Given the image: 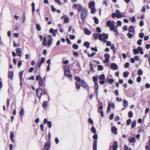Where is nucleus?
Listing matches in <instances>:
<instances>
[{
	"mask_svg": "<svg viewBox=\"0 0 150 150\" xmlns=\"http://www.w3.org/2000/svg\"><path fill=\"white\" fill-rule=\"evenodd\" d=\"M84 32L87 35H89L91 34V32L86 28L84 29Z\"/></svg>",
	"mask_w": 150,
	"mask_h": 150,
	"instance_id": "6ab92c4d",
	"label": "nucleus"
},
{
	"mask_svg": "<svg viewBox=\"0 0 150 150\" xmlns=\"http://www.w3.org/2000/svg\"><path fill=\"white\" fill-rule=\"evenodd\" d=\"M143 73V71L141 69H139L138 70V74L139 76L141 75Z\"/></svg>",
	"mask_w": 150,
	"mask_h": 150,
	"instance_id": "09e8293b",
	"label": "nucleus"
},
{
	"mask_svg": "<svg viewBox=\"0 0 150 150\" xmlns=\"http://www.w3.org/2000/svg\"><path fill=\"white\" fill-rule=\"evenodd\" d=\"M50 143L49 142L45 143L44 145L45 148L46 149H48L50 146Z\"/></svg>",
	"mask_w": 150,
	"mask_h": 150,
	"instance_id": "2eb2a0df",
	"label": "nucleus"
},
{
	"mask_svg": "<svg viewBox=\"0 0 150 150\" xmlns=\"http://www.w3.org/2000/svg\"><path fill=\"white\" fill-rule=\"evenodd\" d=\"M16 51L17 55L19 57H21L22 53L21 49L20 48H18L16 49Z\"/></svg>",
	"mask_w": 150,
	"mask_h": 150,
	"instance_id": "ddd939ff",
	"label": "nucleus"
},
{
	"mask_svg": "<svg viewBox=\"0 0 150 150\" xmlns=\"http://www.w3.org/2000/svg\"><path fill=\"white\" fill-rule=\"evenodd\" d=\"M13 71H9L8 73V78L11 80L13 79Z\"/></svg>",
	"mask_w": 150,
	"mask_h": 150,
	"instance_id": "f3484780",
	"label": "nucleus"
},
{
	"mask_svg": "<svg viewBox=\"0 0 150 150\" xmlns=\"http://www.w3.org/2000/svg\"><path fill=\"white\" fill-rule=\"evenodd\" d=\"M69 38L71 39L74 40L75 38V36L74 35H69Z\"/></svg>",
	"mask_w": 150,
	"mask_h": 150,
	"instance_id": "69168bd1",
	"label": "nucleus"
},
{
	"mask_svg": "<svg viewBox=\"0 0 150 150\" xmlns=\"http://www.w3.org/2000/svg\"><path fill=\"white\" fill-rule=\"evenodd\" d=\"M104 57H105V60L104 61V62L105 64L108 63L109 61L110 56L109 54L105 53L104 55Z\"/></svg>",
	"mask_w": 150,
	"mask_h": 150,
	"instance_id": "423d86ee",
	"label": "nucleus"
},
{
	"mask_svg": "<svg viewBox=\"0 0 150 150\" xmlns=\"http://www.w3.org/2000/svg\"><path fill=\"white\" fill-rule=\"evenodd\" d=\"M76 85V88L78 89H79L80 88L81 86L80 84H78V82H76L75 83Z\"/></svg>",
	"mask_w": 150,
	"mask_h": 150,
	"instance_id": "de8ad7c7",
	"label": "nucleus"
},
{
	"mask_svg": "<svg viewBox=\"0 0 150 150\" xmlns=\"http://www.w3.org/2000/svg\"><path fill=\"white\" fill-rule=\"evenodd\" d=\"M93 37L95 40H96L98 38L99 35L97 33H95L93 34Z\"/></svg>",
	"mask_w": 150,
	"mask_h": 150,
	"instance_id": "cd10ccee",
	"label": "nucleus"
},
{
	"mask_svg": "<svg viewBox=\"0 0 150 150\" xmlns=\"http://www.w3.org/2000/svg\"><path fill=\"white\" fill-rule=\"evenodd\" d=\"M115 12L117 14V18H120L126 17V16L124 13L122 12L120 13L119 10H116Z\"/></svg>",
	"mask_w": 150,
	"mask_h": 150,
	"instance_id": "39448f33",
	"label": "nucleus"
},
{
	"mask_svg": "<svg viewBox=\"0 0 150 150\" xmlns=\"http://www.w3.org/2000/svg\"><path fill=\"white\" fill-rule=\"evenodd\" d=\"M45 58L44 57H42L41 58L40 62L42 64H43L45 62Z\"/></svg>",
	"mask_w": 150,
	"mask_h": 150,
	"instance_id": "0e129e2a",
	"label": "nucleus"
},
{
	"mask_svg": "<svg viewBox=\"0 0 150 150\" xmlns=\"http://www.w3.org/2000/svg\"><path fill=\"white\" fill-rule=\"evenodd\" d=\"M133 54H138L139 52V49H138V47L137 49H133Z\"/></svg>",
	"mask_w": 150,
	"mask_h": 150,
	"instance_id": "c85d7f7f",
	"label": "nucleus"
},
{
	"mask_svg": "<svg viewBox=\"0 0 150 150\" xmlns=\"http://www.w3.org/2000/svg\"><path fill=\"white\" fill-rule=\"evenodd\" d=\"M69 71H70V67L68 65L66 64L64 67V72Z\"/></svg>",
	"mask_w": 150,
	"mask_h": 150,
	"instance_id": "dca6fc26",
	"label": "nucleus"
},
{
	"mask_svg": "<svg viewBox=\"0 0 150 150\" xmlns=\"http://www.w3.org/2000/svg\"><path fill=\"white\" fill-rule=\"evenodd\" d=\"M24 71H20L19 73V77L21 81H22V76L23 74V72Z\"/></svg>",
	"mask_w": 150,
	"mask_h": 150,
	"instance_id": "c9c22d12",
	"label": "nucleus"
},
{
	"mask_svg": "<svg viewBox=\"0 0 150 150\" xmlns=\"http://www.w3.org/2000/svg\"><path fill=\"white\" fill-rule=\"evenodd\" d=\"M93 19H94V22L96 24H97L98 23L99 20L96 17H93Z\"/></svg>",
	"mask_w": 150,
	"mask_h": 150,
	"instance_id": "72a5a7b5",
	"label": "nucleus"
},
{
	"mask_svg": "<svg viewBox=\"0 0 150 150\" xmlns=\"http://www.w3.org/2000/svg\"><path fill=\"white\" fill-rule=\"evenodd\" d=\"M90 9L91 10V13L92 14H94L96 11L95 8Z\"/></svg>",
	"mask_w": 150,
	"mask_h": 150,
	"instance_id": "3c124183",
	"label": "nucleus"
},
{
	"mask_svg": "<svg viewBox=\"0 0 150 150\" xmlns=\"http://www.w3.org/2000/svg\"><path fill=\"white\" fill-rule=\"evenodd\" d=\"M36 95L38 98L40 99L42 95V89L40 87L36 89Z\"/></svg>",
	"mask_w": 150,
	"mask_h": 150,
	"instance_id": "20e7f679",
	"label": "nucleus"
},
{
	"mask_svg": "<svg viewBox=\"0 0 150 150\" xmlns=\"http://www.w3.org/2000/svg\"><path fill=\"white\" fill-rule=\"evenodd\" d=\"M123 105L125 107H127L128 106V102L127 100H123Z\"/></svg>",
	"mask_w": 150,
	"mask_h": 150,
	"instance_id": "c756f323",
	"label": "nucleus"
},
{
	"mask_svg": "<svg viewBox=\"0 0 150 150\" xmlns=\"http://www.w3.org/2000/svg\"><path fill=\"white\" fill-rule=\"evenodd\" d=\"M115 23L114 21H111L109 20L107 22L106 24L108 26L110 27V30L115 32V35H117L118 34V32L115 26Z\"/></svg>",
	"mask_w": 150,
	"mask_h": 150,
	"instance_id": "f257e3e1",
	"label": "nucleus"
},
{
	"mask_svg": "<svg viewBox=\"0 0 150 150\" xmlns=\"http://www.w3.org/2000/svg\"><path fill=\"white\" fill-rule=\"evenodd\" d=\"M43 91V95H48V93L47 92V90L45 88H44L42 89V91Z\"/></svg>",
	"mask_w": 150,
	"mask_h": 150,
	"instance_id": "8fccbe9b",
	"label": "nucleus"
},
{
	"mask_svg": "<svg viewBox=\"0 0 150 150\" xmlns=\"http://www.w3.org/2000/svg\"><path fill=\"white\" fill-rule=\"evenodd\" d=\"M105 76L104 74H101L99 78V79L100 80H105Z\"/></svg>",
	"mask_w": 150,
	"mask_h": 150,
	"instance_id": "473e14b6",
	"label": "nucleus"
},
{
	"mask_svg": "<svg viewBox=\"0 0 150 150\" xmlns=\"http://www.w3.org/2000/svg\"><path fill=\"white\" fill-rule=\"evenodd\" d=\"M128 141L131 143H134L136 141V139L135 137H132L131 139H129Z\"/></svg>",
	"mask_w": 150,
	"mask_h": 150,
	"instance_id": "b1692460",
	"label": "nucleus"
},
{
	"mask_svg": "<svg viewBox=\"0 0 150 150\" xmlns=\"http://www.w3.org/2000/svg\"><path fill=\"white\" fill-rule=\"evenodd\" d=\"M24 114V111L23 108H22L20 112V115L21 116H23Z\"/></svg>",
	"mask_w": 150,
	"mask_h": 150,
	"instance_id": "bb28decb",
	"label": "nucleus"
},
{
	"mask_svg": "<svg viewBox=\"0 0 150 150\" xmlns=\"http://www.w3.org/2000/svg\"><path fill=\"white\" fill-rule=\"evenodd\" d=\"M81 84L82 87L85 88L88 91L89 89V87H88V85L86 83L84 80H82Z\"/></svg>",
	"mask_w": 150,
	"mask_h": 150,
	"instance_id": "0eeeda50",
	"label": "nucleus"
},
{
	"mask_svg": "<svg viewBox=\"0 0 150 150\" xmlns=\"http://www.w3.org/2000/svg\"><path fill=\"white\" fill-rule=\"evenodd\" d=\"M37 29L39 31L41 30V28L39 24H37L36 25Z\"/></svg>",
	"mask_w": 150,
	"mask_h": 150,
	"instance_id": "79ce46f5",
	"label": "nucleus"
},
{
	"mask_svg": "<svg viewBox=\"0 0 150 150\" xmlns=\"http://www.w3.org/2000/svg\"><path fill=\"white\" fill-rule=\"evenodd\" d=\"M72 47L74 49H77L79 47V46L77 44H74L72 46Z\"/></svg>",
	"mask_w": 150,
	"mask_h": 150,
	"instance_id": "6e6d98bb",
	"label": "nucleus"
},
{
	"mask_svg": "<svg viewBox=\"0 0 150 150\" xmlns=\"http://www.w3.org/2000/svg\"><path fill=\"white\" fill-rule=\"evenodd\" d=\"M47 124L49 128H50L52 127V122L50 121H48Z\"/></svg>",
	"mask_w": 150,
	"mask_h": 150,
	"instance_id": "49530a36",
	"label": "nucleus"
},
{
	"mask_svg": "<svg viewBox=\"0 0 150 150\" xmlns=\"http://www.w3.org/2000/svg\"><path fill=\"white\" fill-rule=\"evenodd\" d=\"M75 80L77 81V82H81V83L82 80H81V79L79 77L76 76L75 77Z\"/></svg>",
	"mask_w": 150,
	"mask_h": 150,
	"instance_id": "58836bf2",
	"label": "nucleus"
},
{
	"mask_svg": "<svg viewBox=\"0 0 150 150\" xmlns=\"http://www.w3.org/2000/svg\"><path fill=\"white\" fill-rule=\"evenodd\" d=\"M32 6V12L34 13L35 11V4L34 2H33L31 4Z\"/></svg>",
	"mask_w": 150,
	"mask_h": 150,
	"instance_id": "f704fd0d",
	"label": "nucleus"
},
{
	"mask_svg": "<svg viewBox=\"0 0 150 150\" xmlns=\"http://www.w3.org/2000/svg\"><path fill=\"white\" fill-rule=\"evenodd\" d=\"M112 132L115 134H117V129L115 127H113L111 128Z\"/></svg>",
	"mask_w": 150,
	"mask_h": 150,
	"instance_id": "4468645a",
	"label": "nucleus"
},
{
	"mask_svg": "<svg viewBox=\"0 0 150 150\" xmlns=\"http://www.w3.org/2000/svg\"><path fill=\"white\" fill-rule=\"evenodd\" d=\"M93 138L94 140L93 143V150H97V139H98V135L97 134H95L93 137Z\"/></svg>",
	"mask_w": 150,
	"mask_h": 150,
	"instance_id": "7ed1b4c3",
	"label": "nucleus"
},
{
	"mask_svg": "<svg viewBox=\"0 0 150 150\" xmlns=\"http://www.w3.org/2000/svg\"><path fill=\"white\" fill-rule=\"evenodd\" d=\"M48 102L47 101H44L43 102L42 104V107L44 108H46Z\"/></svg>",
	"mask_w": 150,
	"mask_h": 150,
	"instance_id": "2f4dec72",
	"label": "nucleus"
},
{
	"mask_svg": "<svg viewBox=\"0 0 150 150\" xmlns=\"http://www.w3.org/2000/svg\"><path fill=\"white\" fill-rule=\"evenodd\" d=\"M111 107V104H109L108 105L107 108V112H109L110 110Z\"/></svg>",
	"mask_w": 150,
	"mask_h": 150,
	"instance_id": "5fc2aeb1",
	"label": "nucleus"
},
{
	"mask_svg": "<svg viewBox=\"0 0 150 150\" xmlns=\"http://www.w3.org/2000/svg\"><path fill=\"white\" fill-rule=\"evenodd\" d=\"M98 70L101 71L103 70V66L100 65H99L98 66Z\"/></svg>",
	"mask_w": 150,
	"mask_h": 150,
	"instance_id": "c03bdc74",
	"label": "nucleus"
},
{
	"mask_svg": "<svg viewBox=\"0 0 150 150\" xmlns=\"http://www.w3.org/2000/svg\"><path fill=\"white\" fill-rule=\"evenodd\" d=\"M90 43L87 41L85 42L84 43L83 45L84 46L86 47L87 48H89L90 47Z\"/></svg>",
	"mask_w": 150,
	"mask_h": 150,
	"instance_id": "5701e85b",
	"label": "nucleus"
},
{
	"mask_svg": "<svg viewBox=\"0 0 150 150\" xmlns=\"http://www.w3.org/2000/svg\"><path fill=\"white\" fill-rule=\"evenodd\" d=\"M98 39L100 40L103 41L104 43L107 42V39H103L102 38V35L101 34H99Z\"/></svg>",
	"mask_w": 150,
	"mask_h": 150,
	"instance_id": "f8f14e48",
	"label": "nucleus"
},
{
	"mask_svg": "<svg viewBox=\"0 0 150 150\" xmlns=\"http://www.w3.org/2000/svg\"><path fill=\"white\" fill-rule=\"evenodd\" d=\"M95 84V90H98V86L97 82H95L94 83Z\"/></svg>",
	"mask_w": 150,
	"mask_h": 150,
	"instance_id": "052dcab7",
	"label": "nucleus"
},
{
	"mask_svg": "<svg viewBox=\"0 0 150 150\" xmlns=\"http://www.w3.org/2000/svg\"><path fill=\"white\" fill-rule=\"evenodd\" d=\"M128 117L129 118H131L133 116V114L132 111H129L128 112Z\"/></svg>",
	"mask_w": 150,
	"mask_h": 150,
	"instance_id": "37998d69",
	"label": "nucleus"
},
{
	"mask_svg": "<svg viewBox=\"0 0 150 150\" xmlns=\"http://www.w3.org/2000/svg\"><path fill=\"white\" fill-rule=\"evenodd\" d=\"M88 14V11L86 8H84L81 12V20L83 21L87 16Z\"/></svg>",
	"mask_w": 150,
	"mask_h": 150,
	"instance_id": "f03ea898",
	"label": "nucleus"
},
{
	"mask_svg": "<svg viewBox=\"0 0 150 150\" xmlns=\"http://www.w3.org/2000/svg\"><path fill=\"white\" fill-rule=\"evenodd\" d=\"M117 26H116L115 27H116V28L118 26H121L122 25V22L121 21H118L117 22Z\"/></svg>",
	"mask_w": 150,
	"mask_h": 150,
	"instance_id": "a18cd8bd",
	"label": "nucleus"
},
{
	"mask_svg": "<svg viewBox=\"0 0 150 150\" xmlns=\"http://www.w3.org/2000/svg\"><path fill=\"white\" fill-rule=\"evenodd\" d=\"M138 49H139V52L141 54H144V52L143 51L142 48V47L139 46L138 47Z\"/></svg>",
	"mask_w": 150,
	"mask_h": 150,
	"instance_id": "7c9ffc66",
	"label": "nucleus"
},
{
	"mask_svg": "<svg viewBox=\"0 0 150 150\" xmlns=\"http://www.w3.org/2000/svg\"><path fill=\"white\" fill-rule=\"evenodd\" d=\"M64 20L65 23H67L69 21V19L68 17H66L64 18Z\"/></svg>",
	"mask_w": 150,
	"mask_h": 150,
	"instance_id": "864d4df0",
	"label": "nucleus"
},
{
	"mask_svg": "<svg viewBox=\"0 0 150 150\" xmlns=\"http://www.w3.org/2000/svg\"><path fill=\"white\" fill-rule=\"evenodd\" d=\"M106 81L108 83H109L110 84L113 83L114 82V80L113 79H110L109 77L108 76L106 78Z\"/></svg>",
	"mask_w": 150,
	"mask_h": 150,
	"instance_id": "a211bd4d",
	"label": "nucleus"
},
{
	"mask_svg": "<svg viewBox=\"0 0 150 150\" xmlns=\"http://www.w3.org/2000/svg\"><path fill=\"white\" fill-rule=\"evenodd\" d=\"M10 137L11 141L13 142H14V134L13 132H10Z\"/></svg>",
	"mask_w": 150,
	"mask_h": 150,
	"instance_id": "aec40b11",
	"label": "nucleus"
},
{
	"mask_svg": "<svg viewBox=\"0 0 150 150\" xmlns=\"http://www.w3.org/2000/svg\"><path fill=\"white\" fill-rule=\"evenodd\" d=\"M91 131L94 134H96V130L95 128L93 127H92L91 128Z\"/></svg>",
	"mask_w": 150,
	"mask_h": 150,
	"instance_id": "603ef678",
	"label": "nucleus"
},
{
	"mask_svg": "<svg viewBox=\"0 0 150 150\" xmlns=\"http://www.w3.org/2000/svg\"><path fill=\"white\" fill-rule=\"evenodd\" d=\"M43 45L44 46H45L47 44V40L45 36L43 37Z\"/></svg>",
	"mask_w": 150,
	"mask_h": 150,
	"instance_id": "ea45409f",
	"label": "nucleus"
},
{
	"mask_svg": "<svg viewBox=\"0 0 150 150\" xmlns=\"http://www.w3.org/2000/svg\"><path fill=\"white\" fill-rule=\"evenodd\" d=\"M93 81L95 83L97 82V76H94L93 77Z\"/></svg>",
	"mask_w": 150,
	"mask_h": 150,
	"instance_id": "13d9d810",
	"label": "nucleus"
},
{
	"mask_svg": "<svg viewBox=\"0 0 150 150\" xmlns=\"http://www.w3.org/2000/svg\"><path fill=\"white\" fill-rule=\"evenodd\" d=\"M89 8L90 9L95 8V2L94 1H91L89 4L88 5Z\"/></svg>",
	"mask_w": 150,
	"mask_h": 150,
	"instance_id": "9d476101",
	"label": "nucleus"
},
{
	"mask_svg": "<svg viewBox=\"0 0 150 150\" xmlns=\"http://www.w3.org/2000/svg\"><path fill=\"white\" fill-rule=\"evenodd\" d=\"M43 85V81L42 77H40V79L39 81V87L40 88Z\"/></svg>",
	"mask_w": 150,
	"mask_h": 150,
	"instance_id": "412c9836",
	"label": "nucleus"
},
{
	"mask_svg": "<svg viewBox=\"0 0 150 150\" xmlns=\"http://www.w3.org/2000/svg\"><path fill=\"white\" fill-rule=\"evenodd\" d=\"M91 49L92 51H94L96 52H97L98 51V50L96 47H95V48L91 47Z\"/></svg>",
	"mask_w": 150,
	"mask_h": 150,
	"instance_id": "680f3d73",
	"label": "nucleus"
},
{
	"mask_svg": "<svg viewBox=\"0 0 150 150\" xmlns=\"http://www.w3.org/2000/svg\"><path fill=\"white\" fill-rule=\"evenodd\" d=\"M137 122L136 120L133 121L131 123V126L132 128H134L136 125Z\"/></svg>",
	"mask_w": 150,
	"mask_h": 150,
	"instance_id": "393cba45",
	"label": "nucleus"
},
{
	"mask_svg": "<svg viewBox=\"0 0 150 150\" xmlns=\"http://www.w3.org/2000/svg\"><path fill=\"white\" fill-rule=\"evenodd\" d=\"M134 31V27L132 26L129 27L128 31L129 32L133 33Z\"/></svg>",
	"mask_w": 150,
	"mask_h": 150,
	"instance_id": "4be33fe9",
	"label": "nucleus"
},
{
	"mask_svg": "<svg viewBox=\"0 0 150 150\" xmlns=\"http://www.w3.org/2000/svg\"><path fill=\"white\" fill-rule=\"evenodd\" d=\"M131 122V119H129L127 120L126 122L127 124L129 125H130Z\"/></svg>",
	"mask_w": 150,
	"mask_h": 150,
	"instance_id": "338daca9",
	"label": "nucleus"
},
{
	"mask_svg": "<svg viewBox=\"0 0 150 150\" xmlns=\"http://www.w3.org/2000/svg\"><path fill=\"white\" fill-rule=\"evenodd\" d=\"M52 39H50L47 41V44L48 45V47H49L51 44L52 43Z\"/></svg>",
	"mask_w": 150,
	"mask_h": 150,
	"instance_id": "e433bc0d",
	"label": "nucleus"
},
{
	"mask_svg": "<svg viewBox=\"0 0 150 150\" xmlns=\"http://www.w3.org/2000/svg\"><path fill=\"white\" fill-rule=\"evenodd\" d=\"M102 35V37H103V39H108V34L105 33L101 34Z\"/></svg>",
	"mask_w": 150,
	"mask_h": 150,
	"instance_id": "a878e982",
	"label": "nucleus"
},
{
	"mask_svg": "<svg viewBox=\"0 0 150 150\" xmlns=\"http://www.w3.org/2000/svg\"><path fill=\"white\" fill-rule=\"evenodd\" d=\"M127 36L129 38H131L133 37V35L131 33H128L127 34Z\"/></svg>",
	"mask_w": 150,
	"mask_h": 150,
	"instance_id": "4d7b16f0",
	"label": "nucleus"
},
{
	"mask_svg": "<svg viewBox=\"0 0 150 150\" xmlns=\"http://www.w3.org/2000/svg\"><path fill=\"white\" fill-rule=\"evenodd\" d=\"M118 68L117 65L115 63H112L111 65V69L113 70H115Z\"/></svg>",
	"mask_w": 150,
	"mask_h": 150,
	"instance_id": "1a4fd4ad",
	"label": "nucleus"
},
{
	"mask_svg": "<svg viewBox=\"0 0 150 150\" xmlns=\"http://www.w3.org/2000/svg\"><path fill=\"white\" fill-rule=\"evenodd\" d=\"M70 72L71 71L64 72V75L71 79H72V75L71 74H70Z\"/></svg>",
	"mask_w": 150,
	"mask_h": 150,
	"instance_id": "6e6552de",
	"label": "nucleus"
},
{
	"mask_svg": "<svg viewBox=\"0 0 150 150\" xmlns=\"http://www.w3.org/2000/svg\"><path fill=\"white\" fill-rule=\"evenodd\" d=\"M96 30L97 32L99 33H100L101 32V29L99 27H97Z\"/></svg>",
	"mask_w": 150,
	"mask_h": 150,
	"instance_id": "e2e57ef3",
	"label": "nucleus"
},
{
	"mask_svg": "<svg viewBox=\"0 0 150 150\" xmlns=\"http://www.w3.org/2000/svg\"><path fill=\"white\" fill-rule=\"evenodd\" d=\"M79 7L77 10L78 12H80V11H82V10L83 9V7L81 5V4L79 5Z\"/></svg>",
	"mask_w": 150,
	"mask_h": 150,
	"instance_id": "bf43d9fd",
	"label": "nucleus"
},
{
	"mask_svg": "<svg viewBox=\"0 0 150 150\" xmlns=\"http://www.w3.org/2000/svg\"><path fill=\"white\" fill-rule=\"evenodd\" d=\"M96 53L95 52H93L91 54H90L89 53H87V55L88 57H93L95 54Z\"/></svg>",
	"mask_w": 150,
	"mask_h": 150,
	"instance_id": "a19ab883",
	"label": "nucleus"
},
{
	"mask_svg": "<svg viewBox=\"0 0 150 150\" xmlns=\"http://www.w3.org/2000/svg\"><path fill=\"white\" fill-rule=\"evenodd\" d=\"M118 146L117 142L116 141H115L113 142L112 145L113 150H117Z\"/></svg>",
	"mask_w": 150,
	"mask_h": 150,
	"instance_id": "9b49d317",
	"label": "nucleus"
},
{
	"mask_svg": "<svg viewBox=\"0 0 150 150\" xmlns=\"http://www.w3.org/2000/svg\"><path fill=\"white\" fill-rule=\"evenodd\" d=\"M142 39H139L137 42V44L139 45H140L142 44Z\"/></svg>",
	"mask_w": 150,
	"mask_h": 150,
	"instance_id": "774afa93",
	"label": "nucleus"
},
{
	"mask_svg": "<svg viewBox=\"0 0 150 150\" xmlns=\"http://www.w3.org/2000/svg\"><path fill=\"white\" fill-rule=\"evenodd\" d=\"M129 74V72L128 71H125L123 73V76L125 77H127Z\"/></svg>",
	"mask_w": 150,
	"mask_h": 150,
	"instance_id": "4c0bfd02",
	"label": "nucleus"
}]
</instances>
